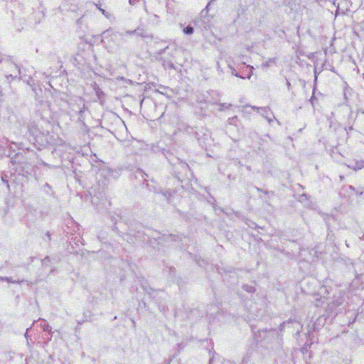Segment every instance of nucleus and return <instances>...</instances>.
<instances>
[{"mask_svg":"<svg viewBox=\"0 0 364 364\" xmlns=\"http://www.w3.org/2000/svg\"><path fill=\"white\" fill-rule=\"evenodd\" d=\"M183 32L186 34H191L193 32V28L191 26H187L183 29Z\"/></svg>","mask_w":364,"mask_h":364,"instance_id":"nucleus-1","label":"nucleus"},{"mask_svg":"<svg viewBox=\"0 0 364 364\" xmlns=\"http://www.w3.org/2000/svg\"><path fill=\"white\" fill-rule=\"evenodd\" d=\"M100 11L102 12V14L105 16H106L105 11L101 8H99Z\"/></svg>","mask_w":364,"mask_h":364,"instance_id":"nucleus-2","label":"nucleus"}]
</instances>
